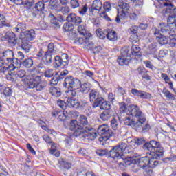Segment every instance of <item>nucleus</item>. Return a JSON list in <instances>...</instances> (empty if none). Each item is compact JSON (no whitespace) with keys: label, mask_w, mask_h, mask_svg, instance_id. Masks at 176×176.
I'll use <instances>...</instances> for the list:
<instances>
[{"label":"nucleus","mask_w":176,"mask_h":176,"mask_svg":"<svg viewBox=\"0 0 176 176\" xmlns=\"http://www.w3.org/2000/svg\"><path fill=\"white\" fill-rule=\"evenodd\" d=\"M60 165L62 166V167H63V168H65L66 170H69L72 166L71 163L64 160H62V162H60Z\"/></svg>","instance_id":"55"},{"label":"nucleus","mask_w":176,"mask_h":176,"mask_svg":"<svg viewBox=\"0 0 176 176\" xmlns=\"http://www.w3.org/2000/svg\"><path fill=\"white\" fill-rule=\"evenodd\" d=\"M89 105V102H78V109H80V111H83L84 109H86L87 107Z\"/></svg>","instance_id":"51"},{"label":"nucleus","mask_w":176,"mask_h":176,"mask_svg":"<svg viewBox=\"0 0 176 176\" xmlns=\"http://www.w3.org/2000/svg\"><path fill=\"white\" fill-rule=\"evenodd\" d=\"M35 36H36L35 30H30L24 34V37L21 38V39H23L25 41H28V42H30V41H34V39H35Z\"/></svg>","instance_id":"27"},{"label":"nucleus","mask_w":176,"mask_h":176,"mask_svg":"<svg viewBox=\"0 0 176 176\" xmlns=\"http://www.w3.org/2000/svg\"><path fill=\"white\" fill-rule=\"evenodd\" d=\"M87 4H85L84 6L79 8L78 12L80 14V16H85L86 13H87L88 10Z\"/></svg>","instance_id":"46"},{"label":"nucleus","mask_w":176,"mask_h":176,"mask_svg":"<svg viewBox=\"0 0 176 176\" xmlns=\"http://www.w3.org/2000/svg\"><path fill=\"white\" fill-rule=\"evenodd\" d=\"M67 106L69 107V108H75L76 109H78L79 100H76V98H68L67 100Z\"/></svg>","instance_id":"29"},{"label":"nucleus","mask_w":176,"mask_h":176,"mask_svg":"<svg viewBox=\"0 0 176 176\" xmlns=\"http://www.w3.org/2000/svg\"><path fill=\"white\" fill-rule=\"evenodd\" d=\"M70 5L72 9H76V8H79V1L78 0H71Z\"/></svg>","instance_id":"61"},{"label":"nucleus","mask_w":176,"mask_h":176,"mask_svg":"<svg viewBox=\"0 0 176 176\" xmlns=\"http://www.w3.org/2000/svg\"><path fill=\"white\" fill-rule=\"evenodd\" d=\"M102 8V3H101V1L100 0H94L93 1V4L89 9L90 12L93 13L94 10H97L98 12H100Z\"/></svg>","instance_id":"28"},{"label":"nucleus","mask_w":176,"mask_h":176,"mask_svg":"<svg viewBox=\"0 0 176 176\" xmlns=\"http://www.w3.org/2000/svg\"><path fill=\"white\" fill-rule=\"evenodd\" d=\"M131 50L132 56H136V57H141V54L140 53V52H141V48H140L138 45H133Z\"/></svg>","instance_id":"38"},{"label":"nucleus","mask_w":176,"mask_h":176,"mask_svg":"<svg viewBox=\"0 0 176 176\" xmlns=\"http://www.w3.org/2000/svg\"><path fill=\"white\" fill-rule=\"evenodd\" d=\"M49 8L51 10H56L57 13L61 10V6L58 4V0H51L49 3Z\"/></svg>","instance_id":"25"},{"label":"nucleus","mask_w":176,"mask_h":176,"mask_svg":"<svg viewBox=\"0 0 176 176\" xmlns=\"http://www.w3.org/2000/svg\"><path fill=\"white\" fill-rule=\"evenodd\" d=\"M57 105L61 109H67V105H68V102H65L64 100H61L60 99L58 100Z\"/></svg>","instance_id":"49"},{"label":"nucleus","mask_w":176,"mask_h":176,"mask_svg":"<svg viewBox=\"0 0 176 176\" xmlns=\"http://www.w3.org/2000/svg\"><path fill=\"white\" fill-rule=\"evenodd\" d=\"M129 41L130 42H131V43H137V42L140 41V38L138 36V34H131L130 38H129Z\"/></svg>","instance_id":"53"},{"label":"nucleus","mask_w":176,"mask_h":176,"mask_svg":"<svg viewBox=\"0 0 176 176\" xmlns=\"http://www.w3.org/2000/svg\"><path fill=\"white\" fill-rule=\"evenodd\" d=\"M63 28L66 32H72L74 31V25L70 23H66L63 25Z\"/></svg>","instance_id":"42"},{"label":"nucleus","mask_w":176,"mask_h":176,"mask_svg":"<svg viewBox=\"0 0 176 176\" xmlns=\"http://www.w3.org/2000/svg\"><path fill=\"white\" fill-rule=\"evenodd\" d=\"M96 32L98 38H100V39H105V38L107 37V31L103 32L101 30L98 29L96 30Z\"/></svg>","instance_id":"45"},{"label":"nucleus","mask_w":176,"mask_h":176,"mask_svg":"<svg viewBox=\"0 0 176 176\" xmlns=\"http://www.w3.org/2000/svg\"><path fill=\"white\" fill-rule=\"evenodd\" d=\"M54 58V54H49V52H45L42 58V63L44 65H50L53 63V59Z\"/></svg>","instance_id":"21"},{"label":"nucleus","mask_w":176,"mask_h":176,"mask_svg":"<svg viewBox=\"0 0 176 176\" xmlns=\"http://www.w3.org/2000/svg\"><path fill=\"white\" fill-rule=\"evenodd\" d=\"M113 115V111L112 110H104L102 113L100 114V118L102 122H108L109 119L112 118Z\"/></svg>","instance_id":"22"},{"label":"nucleus","mask_w":176,"mask_h":176,"mask_svg":"<svg viewBox=\"0 0 176 176\" xmlns=\"http://www.w3.org/2000/svg\"><path fill=\"white\" fill-rule=\"evenodd\" d=\"M15 74V78H24L25 76V70L19 69L17 72H14Z\"/></svg>","instance_id":"50"},{"label":"nucleus","mask_w":176,"mask_h":176,"mask_svg":"<svg viewBox=\"0 0 176 176\" xmlns=\"http://www.w3.org/2000/svg\"><path fill=\"white\" fill-rule=\"evenodd\" d=\"M127 111H129V106L127 107L124 102L120 103V113H126Z\"/></svg>","instance_id":"47"},{"label":"nucleus","mask_w":176,"mask_h":176,"mask_svg":"<svg viewBox=\"0 0 176 176\" xmlns=\"http://www.w3.org/2000/svg\"><path fill=\"white\" fill-rule=\"evenodd\" d=\"M21 48L25 53H30V50H31V47H32V45L30 43V41L27 40H24L23 38H21Z\"/></svg>","instance_id":"23"},{"label":"nucleus","mask_w":176,"mask_h":176,"mask_svg":"<svg viewBox=\"0 0 176 176\" xmlns=\"http://www.w3.org/2000/svg\"><path fill=\"white\" fill-rule=\"evenodd\" d=\"M103 9H104V11L100 13V17H102V19H104V20H107V21H112L111 18L108 16V14H107V12H111V10H112V4H111V2H104L103 4Z\"/></svg>","instance_id":"15"},{"label":"nucleus","mask_w":176,"mask_h":176,"mask_svg":"<svg viewBox=\"0 0 176 176\" xmlns=\"http://www.w3.org/2000/svg\"><path fill=\"white\" fill-rule=\"evenodd\" d=\"M111 127L113 129V130H119V128L120 127L119 125V120H116V118H113L111 120Z\"/></svg>","instance_id":"44"},{"label":"nucleus","mask_w":176,"mask_h":176,"mask_svg":"<svg viewBox=\"0 0 176 176\" xmlns=\"http://www.w3.org/2000/svg\"><path fill=\"white\" fill-rule=\"evenodd\" d=\"M128 112H129L131 116L128 115L124 118V124L126 126H131L136 131L141 130L142 124H145L146 122V118L141 109H140V107L135 104H131L128 106ZM131 116L136 118L137 121H134Z\"/></svg>","instance_id":"2"},{"label":"nucleus","mask_w":176,"mask_h":176,"mask_svg":"<svg viewBox=\"0 0 176 176\" xmlns=\"http://www.w3.org/2000/svg\"><path fill=\"white\" fill-rule=\"evenodd\" d=\"M169 14V16L167 19V23H168V24H175L176 16L174 14L170 12L162 13V14H164V16H166V14Z\"/></svg>","instance_id":"34"},{"label":"nucleus","mask_w":176,"mask_h":176,"mask_svg":"<svg viewBox=\"0 0 176 176\" xmlns=\"http://www.w3.org/2000/svg\"><path fill=\"white\" fill-rule=\"evenodd\" d=\"M162 93L164 94L165 97L169 98V100H175V96L170 92V91L167 89H164Z\"/></svg>","instance_id":"48"},{"label":"nucleus","mask_w":176,"mask_h":176,"mask_svg":"<svg viewBox=\"0 0 176 176\" xmlns=\"http://www.w3.org/2000/svg\"><path fill=\"white\" fill-rule=\"evenodd\" d=\"M2 57L8 63H17L18 58H14V54L12 50H6L2 53Z\"/></svg>","instance_id":"16"},{"label":"nucleus","mask_w":176,"mask_h":176,"mask_svg":"<svg viewBox=\"0 0 176 176\" xmlns=\"http://www.w3.org/2000/svg\"><path fill=\"white\" fill-rule=\"evenodd\" d=\"M143 149L153 152L157 149H160V142L155 140H151L149 142H146L143 144Z\"/></svg>","instance_id":"14"},{"label":"nucleus","mask_w":176,"mask_h":176,"mask_svg":"<svg viewBox=\"0 0 176 176\" xmlns=\"http://www.w3.org/2000/svg\"><path fill=\"white\" fill-rule=\"evenodd\" d=\"M14 69V67H12V69H10V65H8V67H3L0 69V72L1 74H9L10 71H13Z\"/></svg>","instance_id":"57"},{"label":"nucleus","mask_w":176,"mask_h":176,"mask_svg":"<svg viewBox=\"0 0 176 176\" xmlns=\"http://www.w3.org/2000/svg\"><path fill=\"white\" fill-rule=\"evenodd\" d=\"M89 101L93 102V108H98V107L101 105V102L104 101V98L100 96L98 91L92 89L89 93Z\"/></svg>","instance_id":"9"},{"label":"nucleus","mask_w":176,"mask_h":176,"mask_svg":"<svg viewBox=\"0 0 176 176\" xmlns=\"http://www.w3.org/2000/svg\"><path fill=\"white\" fill-rule=\"evenodd\" d=\"M107 35L106 38L109 39V41H115L118 39V34H116V32L112 31V30H109L107 31Z\"/></svg>","instance_id":"35"},{"label":"nucleus","mask_w":176,"mask_h":176,"mask_svg":"<svg viewBox=\"0 0 176 176\" xmlns=\"http://www.w3.org/2000/svg\"><path fill=\"white\" fill-rule=\"evenodd\" d=\"M143 170H144V174L145 175H152V173H153L152 169H151V167H149V166H146L144 168H143Z\"/></svg>","instance_id":"64"},{"label":"nucleus","mask_w":176,"mask_h":176,"mask_svg":"<svg viewBox=\"0 0 176 176\" xmlns=\"http://www.w3.org/2000/svg\"><path fill=\"white\" fill-rule=\"evenodd\" d=\"M78 125L82 131L83 138L85 140H90L91 141H94L97 138V133L96 129L89 125V121L87 120V117L85 115H81L78 119Z\"/></svg>","instance_id":"4"},{"label":"nucleus","mask_w":176,"mask_h":176,"mask_svg":"<svg viewBox=\"0 0 176 176\" xmlns=\"http://www.w3.org/2000/svg\"><path fill=\"white\" fill-rule=\"evenodd\" d=\"M60 59H62L64 65L67 66L69 63V58L68 57V54H63L60 57Z\"/></svg>","instance_id":"54"},{"label":"nucleus","mask_w":176,"mask_h":176,"mask_svg":"<svg viewBox=\"0 0 176 176\" xmlns=\"http://www.w3.org/2000/svg\"><path fill=\"white\" fill-rule=\"evenodd\" d=\"M131 93L136 97H140V98H152V95H151V94L144 91L132 89Z\"/></svg>","instance_id":"18"},{"label":"nucleus","mask_w":176,"mask_h":176,"mask_svg":"<svg viewBox=\"0 0 176 176\" xmlns=\"http://www.w3.org/2000/svg\"><path fill=\"white\" fill-rule=\"evenodd\" d=\"M118 5L120 10H118L116 18V22L120 23V19H126V17H127L129 12H130V4L123 1V0H119Z\"/></svg>","instance_id":"6"},{"label":"nucleus","mask_w":176,"mask_h":176,"mask_svg":"<svg viewBox=\"0 0 176 176\" xmlns=\"http://www.w3.org/2000/svg\"><path fill=\"white\" fill-rule=\"evenodd\" d=\"M66 20L68 23H72L73 25H79L82 23V18L74 13H70L66 17Z\"/></svg>","instance_id":"17"},{"label":"nucleus","mask_w":176,"mask_h":176,"mask_svg":"<svg viewBox=\"0 0 176 176\" xmlns=\"http://www.w3.org/2000/svg\"><path fill=\"white\" fill-rule=\"evenodd\" d=\"M27 30V25L25 23H19L14 29L15 32H22Z\"/></svg>","instance_id":"43"},{"label":"nucleus","mask_w":176,"mask_h":176,"mask_svg":"<svg viewBox=\"0 0 176 176\" xmlns=\"http://www.w3.org/2000/svg\"><path fill=\"white\" fill-rule=\"evenodd\" d=\"M53 116H58L57 119L59 122H64L65 119H67V116H65V112H61V111H56V113H53Z\"/></svg>","instance_id":"40"},{"label":"nucleus","mask_w":176,"mask_h":176,"mask_svg":"<svg viewBox=\"0 0 176 176\" xmlns=\"http://www.w3.org/2000/svg\"><path fill=\"white\" fill-rule=\"evenodd\" d=\"M160 163L154 157L150 158L148 157V166L151 168H155V167H157Z\"/></svg>","instance_id":"33"},{"label":"nucleus","mask_w":176,"mask_h":176,"mask_svg":"<svg viewBox=\"0 0 176 176\" xmlns=\"http://www.w3.org/2000/svg\"><path fill=\"white\" fill-rule=\"evenodd\" d=\"M21 65L25 68H31L34 65V60L31 58H28L21 62Z\"/></svg>","instance_id":"37"},{"label":"nucleus","mask_w":176,"mask_h":176,"mask_svg":"<svg viewBox=\"0 0 176 176\" xmlns=\"http://www.w3.org/2000/svg\"><path fill=\"white\" fill-rule=\"evenodd\" d=\"M130 49L124 47L121 50V56L118 58V63L120 65H128L130 63L131 54L129 53Z\"/></svg>","instance_id":"10"},{"label":"nucleus","mask_w":176,"mask_h":176,"mask_svg":"<svg viewBox=\"0 0 176 176\" xmlns=\"http://www.w3.org/2000/svg\"><path fill=\"white\" fill-rule=\"evenodd\" d=\"M98 133L102 136L101 138L102 141H108L111 137H115L116 135V133L109 129V126L105 124L98 126Z\"/></svg>","instance_id":"7"},{"label":"nucleus","mask_w":176,"mask_h":176,"mask_svg":"<svg viewBox=\"0 0 176 176\" xmlns=\"http://www.w3.org/2000/svg\"><path fill=\"white\" fill-rule=\"evenodd\" d=\"M160 148L157 150H154V151L151 152V155L153 156V158L156 160H159V159H162L163 157V151H160Z\"/></svg>","instance_id":"39"},{"label":"nucleus","mask_w":176,"mask_h":176,"mask_svg":"<svg viewBox=\"0 0 176 176\" xmlns=\"http://www.w3.org/2000/svg\"><path fill=\"white\" fill-rule=\"evenodd\" d=\"M53 75H54V70L53 69H47L44 73L45 78H53Z\"/></svg>","instance_id":"58"},{"label":"nucleus","mask_w":176,"mask_h":176,"mask_svg":"<svg viewBox=\"0 0 176 176\" xmlns=\"http://www.w3.org/2000/svg\"><path fill=\"white\" fill-rule=\"evenodd\" d=\"M34 9L41 14V17L46 16V10H45V3L41 1L35 4Z\"/></svg>","instance_id":"20"},{"label":"nucleus","mask_w":176,"mask_h":176,"mask_svg":"<svg viewBox=\"0 0 176 176\" xmlns=\"http://www.w3.org/2000/svg\"><path fill=\"white\" fill-rule=\"evenodd\" d=\"M34 5L32 0H24L23 6L26 8V9H31Z\"/></svg>","instance_id":"56"},{"label":"nucleus","mask_w":176,"mask_h":176,"mask_svg":"<svg viewBox=\"0 0 176 176\" xmlns=\"http://www.w3.org/2000/svg\"><path fill=\"white\" fill-rule=\"evenodd\" d=\"M50 93L54 97H60L61 96V90L60 88H57L56 87H51L50 89Z\"/></svg>","instance_id":"36"},{"label":"nucleus","mask_w":176,"mask_h":176,"mask_svg":"<svg viewBox=\"0 0 176 176\" xmlns=\"http://www.w3.org/2000/svg\"><path fill=\"white\" fill-rule=\"evenodd\" d=\"M69 38L72 41H78V35L76 34L75 30H73L69 33Z\"/></svg>","instance_id":"59"},{"label":"nucleus","mask_w":176,"mask_h":176,"mask_svg":"<svg viewBox=\"0 0 176 176\" xmlns=\"http://www.w3.org/2000/svg\"><path fill=\"white\" fill-rule=\"evenodd\" d=\"M51 24L52 27H56V28H60V23H58V20L57 18H54L51 20Z\"/></svg>","instance_id":"63"},{"label":"nucleus","mask_w":176,"mask_h":176,"mask_svg":"<svg viewBox=\"0 0 176 176\" xmlns=\"http://www.w3.org/2000/svg\"><path fill=\"white\" fill-rule=\"evenodd\" d=\"M1 41L6 42L10 46H16L17 43V38L16 34L13 32H7L5 35L1 38Z\"/></svg>","instance_id":"13"},{"label":"nucleus","mask_w":176,"mask_h":176,"mask_svg":"<svg viewBox=\"0 0 176 176\" xmlns=\"http://www.w3.org/2000/svg\"><path fill=\"white\" fill-rule=\"evenodd\" d=\"M98 156H107L109 155L110 157L117 162L119 167L122 170L126 168V166L130 164L124 161V153H133V151H129V145L124 142H121L113 146L111 150L108 151V149H99L96 151Z\"/></svg>","instance_id":"1"},{"label":"nucleus","mask_w":176,"mask_h":176,"mask_svg":"<svg viewBox=\"0 0 176 176\" xmlns=\"http://www.w3.org/2000/svg\"><path fill=\"white\" fill-rule=\"evenodd\" d=\"M54 52V44L53 43H50L48 45V50L45 52V53H49L50 54H53Z\"/></svg>","instance_id":"62"},{"label":"nucleus","mask_w":176,"mask_h":176,"mask_svg":"<svg viewBox=\"0 0 176 176\" xmlns=\"http://www.w3.org/2000/svg\"><path fill=\"white\" fill-rule=\"evenodd\" d=\"M47 86L46 80H41V76H37L29 82V89H36L37 91H42Z\"/></svg>","instance_id":"8"},{"label":"nucleus","mask_w":176,"mask_h":176,"mask_svg":"<svg viewBox=\"0 0 176 176\" xmlns=\"http://www.w3.org/2000/svg\"><path fill=\"white\" fill-rule=\"evenodd\" d=\"M80 127L79 123L76 120H72L69 123V130H75L73 135L74 137H80L81 138H83L84 134Z\"/></svg>","instance_id":"12"},{"label":"nucleus","mask_w":176,"mask_h":176,"mask_svg":"<svg viewBox=\"0 0 176 176\" xmlns=\"http://www.w3.org/2000/svg\"><path fill=\"white\" fill-rule=\"evenodd\" d=\"M159 2H163L164 6L165 8L162 10V13H166L167 12H171V9L174 8V5L170 3V0H158Z\"/></svg>","instance_id":"26"},{"label":"nucleus","mask_w":176,"mask_h":176,"mask_svg":"<svg viewBox=\"0 0 176 176\" xmlns=\"http://www.w3.org/2000/svg\"><path fill=\"white\" fill-rule=\"evenodd\" d=\"M157 52V43H152L148 45L146 49V54L149 56H152V54H155Z\"/></svg>","instance_id":"24"},{"label":"nucleus","mask_w":176,"mask_h":176,"mask_svg":"<svg viewBox=\"0 0 176 176\" xmlns=\"http://www.w3.org/2000/svg\"><path fill=\"white\" fill-rule=\"evenodd\" d=\"M168 38H170V36L161 34L160 36H157V41L160 45H167L168 43Z\"/></svg>","instance_id":"31"},{"label":"nucleus","mask_w":176,"mask_h":176,"mask_svg":"<svg viewBox=\"0 0 176 176\" xmlns=\"http://www.w3.org/2000/svg\"><path fill=\"white\" fill-rule=\"evenodd\" d=\"M161 78L164 79V80L165 81V83H167L168 85H169L170 89H173L174 85L173 84L171 79L169 78V76L166 74L162 73L161 74Z\"/></svg>","instance_id":"41"},{"label":"nucleus","mask_w":176,"mask_h":176,"mask_svg":"<svg viewBox=\"0 0 176 176\" xmlns=\"http://www.w3.org/2000/svg\"><path fill=\"white\" fill-rule=\"evenodd\" d=\"M158 28L160 30L162 35H166L168 36H174L175 35V28H171L168 23H160Z\"/></svg>","instance_id":"11"},{"label":"nucleus","mask_w":176,"mask_h":176,"mask_svg":"<svg viewBox=\"0 0 176 176\" xmlns=\"http://www.w3.org/2000/svg\"><path fill=\"white\" fill-rule=\"evenodd\" d=\"M170 43L169 45L171 47H176V38L174 36H169Z\"/></svg>","instance_id":"60"},{"label":"nucleus","mask_w":176,"mask_h":176,"mask_svg":"<svg viewBox=\"0 0 176 176\" xmlns=\"http://www.w3.org/2000/svg\"><path fill=\"white\" fill-rule=\"evenodd\" d=\"M78 31L80 34V35H82L83 37L85 38V41L87 42V41H90L92 38L91 34L87 32V30H86V27H85L84 25H80L78 27Z\"/></svg>","instance_id":"19"},{"label":"nucleus","mask_w":176,"mask_h":176,"mask_svg":"<svg viewBox=\"0 0 176 176\" xmlns=\"http://www.w3.org/2000/svg\"><path fill=\"white\" fill-rule=\"evenodd\" d=\"M100 109L104 111H112L111 102L102 100L99 105Z\"/></svg>","instance_id":"32"},{"label":"nucleus","mask_w":176,"mask_h":176,"mask_svg":"<svg viewBox=\"0 0 176 176\" xmlns=\"http://www.w3.org/2000/svg\"><path fill=\"white\" fill-rule=\"evenodd\" d=\"M129 152H132L133 153H124V155H128L132 164L138 163V166L141 168H145V167L148 166V156L140 158V155L137 153H134V151L129 149Z\"/></svg>","instance_id":"5"},{"label":"nucleus","mask_w":176,"mask_h":176,"mask_svg":"<svg viewBox=\"0 0 176 176\" xmlns=\"http://www.w3.org/2000/svg\"><path fill=\"white\" fill-rule=\"evenodd\" d=\"M144 144H146V140L144 138H138L135 140V144L140 146V145H142Z\"/></svg>","instance_id":"52"},{"label":"nucleus","mask_w":176,"mask_h":176,"mask_svg":"<svg viewBox=\"0 0 176 176\" xmlns=\"http://www.w3.org/2000/svg\"><path fill=\"white\" fill-rule=\"evenodd\" d=\"M54 68H59V67H62V68H64V67H67L66 65H64V62L63 61V59L60 56H56L54 57Z\"/></svg>","instance_id":"30"},{"label":"nucleus","mask_w":176,"mask_h":176,"mask_svg":"<svg viewBox=\"0 0 176 176\" xmlns=\"http://www.w3.org/2000/svg\"><path fill=\"white\" fill-rule=\"evenodd\" d=\"M63 86L66 89H74V90H78V89L80 88V91L84 94H87L91 89V84L89 82L82 84L80 80L72 76H69L65 78Z\"/></svg>","instance_id":"3"}]
</instances>
